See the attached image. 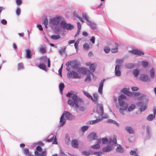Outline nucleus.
<instances>
[{"label": "nucleus", "mask_w": 156, "mask_h": 156, "mask_svg": "<svg viewBox=\"0 0 156 156\" xmlns=\"http://www.w3.org/2000/svg\"><path fill=\"white\" fill-rule=\"evenodd\" d=\"M110 48L107 47H106L105 48L104 51L105 52L107 53H109L110 51Z\"/></svg>", "instance_id": "obj_49"}, {"label": "nucleus", "mask_w": 156, "mask_h": 156, "mask_svg": "<svg viewBox=\"0 0 156 156\" xmlns=\"http://www.w3.org/2000/svg\"><path fill=\"white\" fill-rule=\"evenodd\" d=\"M54 135L53 134H51L50 136L48 137V139H45L44 140L46 142H51L54 140V141L52 143L54 144H57V140L56 138L55 137L54 139Z\"/></svg>", "instance_id": "obj_6"}, {"label": "nucleus", "mask_w": 156, "mask_h": 156, "mask_svg": "<svg viewBox=\"0 0 156 156\" xmlns=\"http://www.w3.org/2000/svg\"><path fill=\"white\" fill-rule=\"evenodd\" d=\"M97 112L99 115L101 116L102 118H107V115H106V117H104L103 116L104 110L102 105L98 104L97 105Z\"/></svg>", "instance_id": "obj_4"}, {"label": "nucleus", "mask_w": 156, "mask_h": 156, "mask_svg": "<svg viewBox=\"0 0 156 156\" xmlns=\"http://www.w3.org/2000/svg\"><path fill=\"white\" fill-rule=\"evenodd\" d=\"M65 87V85L63 83H61L59 85V88L60 91L62 92Z\"/></svg>", "instance_id": "obj_35"}, {"label": "nucleus", "mask_w": 156, "mask_h": 156, "mask_svg": "<svg viewBox=\"0 0 156 156\" xmlns=\"http://www.w3.org/2000/svg\"><path fill=\"white\" fill-rule=\"evenodd\" d=\"M82 154L86 156H88L90 154L89 152L86 151H83L82 152Z\"/></svg>", "instance_id": "obj_62"}, {"label": "nucleus", "mask_w": 156, "mask_h": 156, "mask_svg": "<svg viewBox=\"0 0 156 156\" xmlns=\"http://www.w3.org/2000/svg\"><path fill=\"white\" fill-rule=\"evenodd\" d=\"M81 77L80 74H79L77 72L72 71L69 74H68V77L70 79L71 78L73 77L74 78H79Z\"/></svg>", "instance_id": "obj_5"}, {"label": "nucleus", "mask_w": 156, "mask_h": 156, "mask_svg": "<svg viewBox=\"0 0 156 156\" xmlns=\"http://www.w3.org/2000/svg\"><path fill=\"white\" fill-rule=\"evenodd\" d=\"M117 143L116 137L114 136L113 139H110L109 140L108 144L110 145H112L113 144H116Z\"/></svg>", "instance_id": "obj_19"}, {"label": "nucleus", "mask_w": 156, "mask_h": 156, "mask_svg": "<svg viewBox=\"0 0 156 156\" xmlns=\"http://www.w3.org/2000/svg\"><path fill=\"white\" fill-rule=\"evenodd\" d=\"M73 14L74 16H76L77 18H78L83 23L84 22L82 20V18L79 17V16H78V15L77 14V13L76 12H73Z\"/></svg>", "instance_id": "obj_38"}, {"label": "nucleus", "mask_w": 156, "mask_h": 156, "mask_svg": "<svg viewBox=\"0 0 156 156\" xmlns=\"http://www.w3.org/2000/svg\"><path fill=\"white\" fill-rule=\"evenodd\" d=\"M71 144L72 147L74 148H76L78 147L79 143L78 141L76 140H72Z\"/></svg>", "instance_id": "obj_18"}, {"label": "nucleus", "mask_w": 156, "mask_h": 156, "mask_svg": "<svg viewBox=\"0 0 156 156\" xmlns=\"http://www.w3.org/2000/svg\"><path fill=\"white\" fill-rule=\"evenodd\" d=\"M126 98V96L124 94H122L119 97L118 100L119 101H119H122L121 100L122 99H125Z\"/></svg>", "instance_id": "obj_40"}, {"label": "nucleus", "mask_w": 156, "mask_h": 156, "mask_svg": "<svg viewBox=\"0 0 156 156\" xmlns=\"http://www.w3.org/2000/svg\"><path fill=\"white\" fill-rule=\"evenodd\" d=\"M129 52L132 54L135 55H144V53L138 50L133 49L131 51H129Z\"/></svg>", "instance_id": "obj_10"}, {"label": "nucleus", "mask_w": 156, "mask_h": 156, "mask_svg": "<svg viewBox=\"0 0 156 156\" xmlns=\"http://www.w3.org/2000/svg\"><path fill=\"white\" fill-rule=\"evenodd\" d=\"M36 150L38 151L41 152L42 151V148L40 146H38L36 147Z\"/></svg>", "instance_id": "obj_58"}, {"label": "nucleus", "mask_w": 156, "mask_h": 156, "mask_svg": "<svg viewBox=\"0 0 156 156\" xmlns=\"http://www.w3.org/2000/svg\"><path fill=\"white\" fill-rule=\"evenodd\" d=\"M140 94L139 92H133L132 96H137L140 95Z\"/></svg>", "instance_id": "obj_56"}, {"label": "nucleus", "mask_w": 156, "mask_h": 156, "mask_svg": "<svg viewBox=\"0 0 156 156\" xmlns=\"http://www.w3.org/2000/svg\"><path fill=\"white\" fill-rule=\"evenodd\" d=\"M123 62V60L122 59H117L116 60L117 64H121Z\"/></svg>", "instance_id": "obj_51"}, {"label": "nucleus", "mask_w": 156, "mask_h": 156, "mask_svg": "<svg viewBox=\"0 0 156 156\" xmlns=\"http://www.w3.org/2000/svg\"><path fill=\"white\" fill-rule=\"evenodd\" d=\"M150 76L152 78H154V69H152L150 70Z\"/></svg>", "instance_id": "obj_47"}, {"label": "nucleus", "mask_w": 156, "mask_h": 156, "mask_svg": "<svg viewBox=\"0 0 156 156\" xmlns=\"http://www.w3.org/2000/svg\"><path fill=\"white\" fill-rule=\"evenodd\" d=\"M83 48L85 49L88 50L89 48V46L88 44L85 43L83 44Z\"/></svg>", "instance_id": "obj_50"}, {"label": "nucleus", "mask_w": 156, "mask_h": 156, "mask_svg": "<svg viewBox=\"0 0 156 156\" xmlns=\"http://www.w3.org/2000/svg\"><path fill=\"white\" fill-rule=\"evenodd\" d=\"M115 48L111 49V51L112 53H116L118 51V45L116 43L115 44Z\"/></svg>", "instance_id": "obj_25"}, {"label": "nucleus", "mask_w": 156, "mask_h": 156, "mask_svg": "<svg viewBox=\"0 0 156 156\" xmlns=\"http://www.w3.org/2000/svg\"><path fill=\"white\" fill-rule=\"evenodd\" d=\"M91 147L94 149H98L100 148V145L99 144H97L95 145L91 146Z\"/></svg>", "instance_id": "obj_44"}, {"label": "nucleus", "mask_w": 156, "mask_h": 156, "mask_svg": "<svg viewBox=\"0 0 156 156\" xmlns=\"http://www.w3.org/2000/svg\"><path fill=\"white\" fill-rule=\"evenodd\" d=\"M37 151H34V154L36 156H46L47 151L46 150H44L40 154Z\"/></svg>", "instance_id": "obj_16"}, {"label": "nucleus", "mask_w": 156, "mask_h": 156, "mask_svg": "<svg viewBox=\"0 0 156 156\" xmlns=\"http://www.w3.org/2000/svg\"><path fill=\"white\" fill-rule=\"evenodd\" d=\"M82 16L83 18H84L85 20L87 21H88V16L86 13H83Z\"/></svg>", "instance_id": "obj_45"}, {"label": "nucleus", "mask_w": 156, "mask_h": 156, "mask_svg": "<svg viewBox=\"0 0 156 156\" xmlns=\"http://www.w3.org/2000/svg\"><path fill=\"white\" fill-rule=\"evenodd\" d=\"M51 37L54 40H57L61 38V37L59 35H52Z\"/></svg>", "instance_id": "obj_34"}, {"label": "nucleus", "mask_w": 156, "mask_h": 156, "mask_svg": "<svg viewBox=\"0 0 156 156\" xmlns=\"http://www.w3.org/2000/svg\"><path fill=\"white\" fill-rule=\"evenodd\" d=\"M137 153L136 151L134 150H131L130 152V154L131 155H133V154L135 155Z\"/></svg>", "instance_id": "obj_60"}, {"label": "nucleus", "mask_w": 156, "mask_h": 156, "mask_svg": "<svg viewBox=\"0 0 156 156\" xmlns=\"http://www.w3.org/2000/svg\"><path fill=\"white\" fill-rule=\"evenodd\" d=\"M93 97H92V99H90L93 101L95 104H97L98 98V96L97 94L94 93L93 94Z\"/></svg>", "instance_id": "obj_14"}, {"label": "nucleus", "mask_w": 156, "mask_h": 156, "mask_svg": "<svg viewBox=\"0 0 156 156\" xmlns=\"http://www.w3.org/2000/svg\"><path fill=\"white\" fill-rule=\"evenodd\" d=\"M100 121V120L99 119H96L94 120L91 121L90 122V124H93L99 122Z\"/></svg>", "instance_id": "obj_48"}, {"label": "nucleus", "mask_w": 156, "mask_h": 156, "mask_svg": "<svg viewBox=\"0 0 156 156\" xmlns=\"http://www.w3.org/2000/svg\"><path fill=\"white\" fill-rule=\"evenodd\" d=\"M98 137L96 134L94 133H90L88 136V138L90 140H97Z\"/></svg>", "instance_id": "obj_15"}, {"label": "nucleus", "mask_w": 156, "mask_h": 156, "mask_svg": "<svg viewBox=\"0 0 156 156\" xmlns=\"http://www.w3.org/2000/svg\"><path fill=\"white\" fill-rule=\"evenodd\" d=\"M133 73L136 77L140 73V70L137 69H134L133 72Z\"/></svg>", "instance_id": "obj_26"}, {"label": "nucleus", "mask_w": 156, "mask_h": 156, "mask_svg": "<svg viewBox=\"0 0 156 156\" xmlns=\"http://www.w3.org/2000/svg\"><path fill=\"white\" fill-rule=\"evenodd\" d=\"M66 48V47H64L59 50V52L61 55H62V54L65 52Z\"/></svg>", "instance_id": "obj_46"}, {"label": "nucleus", "mask_w": 156, "mask_h": 156, "mask_svg": "<svg viewBox=\"0 0 156 156\" xmlns=\"http://www.w3.org/2000/svg\"><path fill=\"white\" fill-rule=\"evenodd\" d=\"M66 96L69 97L70 98L68 102V104L71 106L73 107L75 105L76 107L79 108V106H82L83 105V103L82 100L79 99L72 92H69L67 94Z\"/></svg>", "instance_id": "obj_1"}, {"label": "nucleus", "mask_w": 156, "mask_h": 156, "mask_svg": "<svg viewBox=\"0 0 156 156\" xmlns=\"http://www.w3.org/2000/svg\"><path fill=\"white\" fill-rule=\"evenodd\" d=\"M91 80V76L90 75H88L86 78L85 79V81L86 82H89L90 81V80Z\"/></svg>", "instance_id": "obj_37"}, {"label": "nucleus", "mask_w": 156, "mask_h": 156, "mask_svg": "<svg viewBox=\"0 0 156 156\" xmlns=\"http://www.w3.org/2000/svg\"><path fill=\"white\" fill-rule=\"evenodd\" d=\"M116 151L118 152H122L123 151V149L120 145H118L117 148L116 149Z\"/></svg>", "instance_id": "obj_30"}, {"label": "nucleus", "mask_w": 156, "mask_h": 156, "mask_svg": "<svg viewBox=\"0 0 156 156\" xmlns=\"http://www.w3.org/2000/svg\"><path fill=\"white\" fill-rule=\"evenodd\" d=\"M83 92L88 98L89 99H92V96L88 93L86 92L84 90L83 91Z\"/></svg>", "instance_id": "obj_36"}, {"label": "nucleus", "mask_w": 156, "mask_h": 156, "mask_svg": "<svg viewBox=\"0 0 156 156\" xmlns=\"http://www.w3.org/2000/svg\"><path fill=\"white\" fill-rule=\"evenodd\" d=\"M38 67L40 69L45 70L46 69V66L44 64H41L38 65Z\"/></svg>", "instance_id": "obj_39"}, {"label": "nucleus", "mask_w": 156, "mask_h": 156, "mask_svg": "<svg viewBox=\"0 0 156 156\" xmlns=\"http://www.w3.org/2000/svg\"><path fill=\"white\" fill-rule=\"evenodd\" d=\"M140 80L143 81H146L148 79V77L146 75L141 74L140 76Z\"/></svg>", "instance_id": "obj_20"}, {"label": "nucleus", "mask_w": 156, "mask_h": 156, "mask_svg": "<svg viewBox=\"0 0 156 156\" xmlns=\"http://www.w3.org/2000/svg\"><path fill=\"white\" fill-rule=\"evenodd\" d=\"M108 141V140L106 138H103L102 139V142L103 144H105Z\"/></svg>", "instance_id": "obj_57"}, {"label": "nucleus", "mask_w": 156, "mask_h": 156, "mask_svg": "<svg viewBox=\"0 0 156 156\" xmlns=\"http://www.w3.org/2000/svg\"><path fill=\"white\" fill-rule=\"evenodd\" d=\"M60 26L63 29L66 28V26L67 24L65 21H62L60 23Z\"/></svg>", "instance_id": "obj_32"}, {"label": "nucleus", "mask_w": 156, "mask_h": 156, "mask_svg": "<svg viewBox=\"0 0 156 156\" xmlns=\"http://www.w3.org/2000/svg\"><path fill=\"white\" fill-rule=\"evenodd\" d=\"M126 131L129 133L131 134L134 133V131L132 128L131 127H126Z\"/></svg>", "instance_id": "obj_22"}, {"label": "nucleus", "mask_w": 156, "mask_h": 156, "mask_svg": "<svg viewBox=\"0 0 156 156\" xmlns=\"http://www.w3.org/2000/svg\"><path fill=\"white\" fill-rule=\"evenodd\" d=\"M66 141L67 142V144H69L70 143V140L69 137L68 136L66 135Z\"/></svg>", "instance_id": "obj_55"}, {"label": "nucleus", "mask_w": 156, "mask_h": 156, "mask_svg": "<svg viewBox=\"0 0 156 156\" xmlns=\"http://www.w3.org/2000/svg\"><path fill=\"white\" fill-rule=\"evenodd\" d=\"M32 54L31 53L30 50L29 49L26 50V57L28 59H30L31 58Z\"/></svg>", "instance_id": "obj_21"}, {"label": "nucleus", "mask_w": 156, "mask_h": 156, "mask_svg": "<svg viewBox=\"0 0 156 156\" xmlns=\"http://www.w3.org/2000/svg\"><path fill=\"white\" fill-rule=\"evenodd\" d=\"M23 152L26 154H28L30 155H31V154L30 152H29L28 149L27 148H24L23 149Z\"/></svg>", "instance_id": "obj_33"}, {"label": "nucleus", "mask_w": 156, "mask_h": 156, "mask_svg": "<svg viewBox=\"0 0 156 156\" xmlns=\"http://www.w3.org/2000/svg\"><path fill=\"white\" fill-rule=\"evenodd\" d=\"M135 108V105L133 104H131L128 108V110L129 112L133 111Z\"/></svg>", "instance_id": "obj_31"}, {"label": "nucleus", "mask_w": 156, "mask_h": 156, "mask_svg": "<svg viewBox=\"0 0 156 156\" xmlns=\"http://www.w3.org/2000/svg\"><path fill=\"white\" fill-rule=\"evenodd\" d=\"M150 129L148 126L146 127V133L147 135L149 136H150Z\"/></svg>", "instance_id": "obj_53"}, {"label": "nucleus", "mask_w": 156, "mask_h": 156, "mask_svg": "<svg viewBox=\"0 0 156 156\" xmlns=\"http://www.w3.org/2000/svg\"><path fill=\"white\" fill-rule=\"evenodd\" d=\"M46 48L45 47H44L43 46L40 47L39 49L40 52L42 54H44L46 52Z\"/></svg>", "instance_id": "obj_24"}, {"label": "nucleus", "mask_w": 156, "mask_h": 156, "mask_svg": "<svg viewBox=\"0 0 156 156\" xmlns=\"http://www.w3.org/2000/svg\"><path fill=\"white\" fill-rule=\"evenodd\" d=\"M88 129V127L87 126H84L81 128V130L82 131L84 132L86 131Z\"/></svg>", "instance_id": "obj_52"}, {"label": "nucleus", "mask_w": 156, "mask_h": 156, "mask_svg": "<svg viewBox=\"0 0 156 156\" xmlns=\"http://www.w3.org/2000/svg\"><path fill=\"white\" fill-rule=\"evenodd\" d=\"M119 103L120 106L122 107L120 109V112L123 115L124 114V110L127 109L128 104L127 103H125L124 101H119Z\"/></svg>", "instance_id": "obj_2"}, {"label": "nucleus", "mask_w": 156, "mask_h": 156, "mask_svg": "<svg viewBox=\"0 0 156 156\" xmlns=\"http://www.w3.org/2000/svg\"><path fill=\"white\" fill-rule=\"evenodd\" d=\"M79 41L78 40L74 44V46L76 50L77 51L78 50V44L79 43Z\"/></svg>", "instance_id": "obj_42"}, {"label": "nucleus", "mask_w": 156, "mask_h": 156, "mask_svg": "<svg viewBox=\"0 0 156 156\" xmlns=\"http://www.w3.org/2000/svg\"><path fill=\"white\" fill-rule=\"evenodd\" d=\"M74 28V27L73 25H71L70 23L67 24L66 26V28L67 30H71L73 29Z\"/></svg>", "instance_id": "obj_28"}, {"label": "nucleus", "mask_w": 156, "mask_h": 156, "mask_svg": "<svg viewBox=\"0 0 156 156\" xmlns=\"http://www.w3.org/2000/svg\"><path fill=\"white\" fill-rule=\"evenodd\" d=\"M126 67L127 69H133L134 67V65L132 63H129L126 65Z\"/></svg>", "instance_id": "obj_29"}, {"label": "nucleus", "mask_w": 156, "mask_h": 156, "mask_svg": "<svg viewBox=\"0 0 156 156\" xmlns=\"http://www.w3.org/2000/svg\"><path fill=\"white\" fill-rule=\"evenodd\" d=\"M153 114L149 115L147 117V119L149 121H152L155 117V115L156 114V107H154L153 109Z\"/></svg>", "instance_id": "obj_9"}, {"label": "nucleus", "mask_w": 156, "mask_h": 156, "mask_svg": "<svg viewBox=\"0 0 156 156\" xmlns=\"http://www.w3.org/2000/svg\"><path fill=\"white\" fill-rule=\"evenodd\" d=\"M136 105L138 106L141 107L139 109V111L141 112L144 111L147 108V106L145 105H144V103L142 101L137 102Z\"/></svg>", "instance_id": "obj_7"}, {"label": "nucleus", "mask_w": 156, "mask_h": 156, "mask_svg": "<svg viewBox=\"0 0 156 156\" xmlns=\"http://www.w3.org/2000/svg\"><path fill=\"white\" fill-rule=\"evenodd\" d=\"M120 66L117 65L115 67V74L117 76H120L121 75V72L120 70Z\"/></svg>", "instance_id": "obj_13"}, {"label": "nucleus", "mask_w": 156, "mask_h": 156, "mask_svg": "<svg viewBox=\"0 0 156 156\" xmlns=\"http://www.w3.org/2000/svg\"><path fill=\"white\" fill-rule=\"evenodd\" d=\"M64 115L65 114L63 113L60 119V126H63L66 123V120L64 119Z\"/></svg>", "instance_id": "obj_17"}, {"label": "nucleus", "mask_w": 156, "mask_h": 156, "mask_svg": "<svg viewBox=\"0 0 156 156\" xmlns=\"http://www.w3.org/2000/svg\"><path fill=\"white\" fill-rule=\"evenodd\" d=\"M1 23L3 25H6L7 23V21L6 20L3 19L1 20Z\"/></svg>", "instance_id": "obj_63"}, {"label": "nucleus", "mask_w": 156, "mask_h": 156, "mask_svg": "<svg viewBox=\"0 0 156 156\" xmlns=\"http://www.w3.org/2000/svg\"><path fill=\"white\" fill-rule=\"evenodd\" d=\"M20 12V10L19 8H17L16 10V13L17 15H19Z\"/></svg>", "instance_id": "obj_64"}, {"label": "nucleus", "mask_w": 156, "mask_h": 156, "mask_svg": "<svg viewBox=\"0 0 156 156\" xmlns=\"http://www.w3.org/2000/svg\"><path fill=\"white\" fill-rule=\"evenodd\" d=\"M18 69L19 70L23 69V65L22 63H19L18 64Z\"/></svg>", "instance_id": "obj_41"}, {"label": "nucleus", "mask_w": 156, "mask_h": 156, "mask_svg": "<svg viewBox=\"0 0 156 156\" xmlns=\"http://www.w3.org/2000/svg\"><path fill=\"white\" fill-rule=\"evenodd\" d=\"M63 113L65 114L64 116L67 119L71 120L74 118L73 115L68 112H66Z\"/></svg>", "instance_id": "obj_12"}, {"label": "nucleus", "mask_w": 156, "mask_h": 156, "mask_svg": "<svg viewBox=\"0 0 156 156\" xmlns=\"http://www.w3.org/2000/svg\"><path fill=\"white\" fill-rule=\"evenodd\" d=\"M87 66H89L90 69L92 72H94L97 66V64L95 63L90 64V62H87L86 64Z\"/></svg>", "instance_id": "obj_8"}, {"label": "nucleus", "mask_w": 156, "mask_h": 156, "mask_svg": "<svg viewBox=\"0 0 156 156\" xmlns=\"http://www.w3.org/2000/svg\"><path fill=\"white\" fill-rule=\"evenodd\" d=\"M108 122H109V123H113L114 124H116V125L118 126V124L117 123H116L115 122V121H113V120H111V119H110V120H108Z\"/></svg>", "instance_id": "obj_61"}, {"label": "nucleus", "mask_w": 156, "mask_h": 156, "mask_svg": "<svg viewBox=\"0 0 156 156\" xmlns=\"http://www.w3.org/2000/svg\"><path fill=\"white\" fill-rule=\"evenodd\" d=\"M48 20L46 18L45 19L43 23L46 28L47 27V25L48 24Z\"/></svg>", "instance_id": "obj_54"}, {"label": "nucleus", "mask_w": 156, "mask_h": 156, "mask_svg": "<svg viewBox=\"0 0 156 156\" xmlns=\"http://www.w3.org/2000/svg\"><path fill=\"white\" fill-rule=\"evenodd\" d=\"M105 81V79H103L101 81L99 84V87L98 89V92L101 94H102L103 87L104 85V82Z\"/></svg>", "instance_id": "obj_11"}, {"label": "nucleus", "mask_w": 156, "mask_h": 156, "mask_svg": "<svg viewBox=\"0 0 156 156\" xmlns=\"http://www.w3.org/2000/svg\"><path fill=\"white\" fill-rule=\"evenodd\" d=\"M16 2L18 5H20L22 3V1L21 0H16Z\"/></svg>", "instance_id": "obj_59"}, {"label": "nucleus", "mask_w": 156, "mask_h": 156, "mask_svg": "<svg viewBox=\"0 0 156 156\" xmlns=\"http://www.w3.org/2000/svg\"><path fill=\"white\" fill-rule=\"evenodd\" d=\"M141 65L143 66L145 68L148 66V63L147 62L142 61L141 62Z\"/></svg>", "instance_id": "obj_43"}, {"label": "nucleus", "mask_w": 156, "mask_h": 156, "mask_svg": "<svg viewBox=\"0 0 156 156\" xmlns=\"http://www.w3.org/2000/svg\"><path fill=\"white\" fill-rule=\"evenodd\" d=\"M61 17L60 16H56L50 20L49 23L54 26L57 25L61 21Z\"/></svg>", "instance_id": "obj_3"}, {"label": "nucleus", "mask_w": 156, "mask_h": 156, "mask_svg": "<svg viewBox=\"0 0 156 156\" xmlns=\"http://www.w3.org/2000/svg\"><path fill=\"white\" fill-rule=\"evenodd\" d=\"M80 72L83 74H86L87 72H90L89 70L85 68H80L79 69Z\"/></svg>", "instance_id": "obj_23"}, {"label": "nucleus", "mask_w": 156, "mask_h": 156, "mask_svg": "<svg viewBox=\"0 0 156 156\" xmlns=\"http://www.w3.org/2000/svg\"><path fill=\"white\" fill-rule=\"evenodd\" d=\"M102 150L104 152H108L111 150V147L109 146H108L103 148Z\"/></svg>", "instance_id": "obj_27"}]
</instances>
